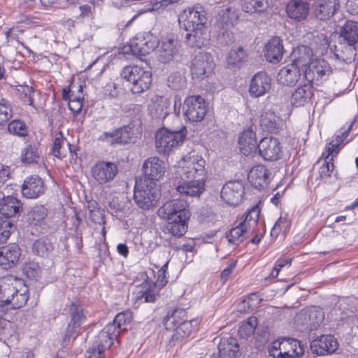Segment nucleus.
I'll return each instance as SVG.
<instances>
[{
    "label": "nucleus",
    "mask_w": 358,
    "mask_h": 358,
    "mask_svg": "<svg viewBox=\"0 0 358 358\" xmlns=\"http://www.w3.org/2000/svg\"><path fill=\"white\" fill-rule=\"evenodd\" d=\"M204 159L195 153H189L179 162L176 175L180 180L176 187L184 196H199L205 189Z\"/></svg>",
    "instance_id": "f257e3e1"
},
{
    "label": "nucleus",
    "mask_w": 358,
    "mask_h": 358,
    "mask_svg": "<svg viewBox=\"0 0 358 358\" xmlns=\"http://www.w3.org/2000/svg\"><path fill=\"white\" fill-rule=\"evenodd\" d=\"M181 28L189 31L185 39L190 47L201 48L208 41L206 33L207 17L201 6L185 9L178 16Z\"/></svg>",
    "instance_id": "f03ea898"
},
{
    "label": "nucleus",
    "mask_w": 358,
    "mask_h": 358,
    "mask_svg": "<svg viewBox=\"0 0 358 358\" xmlns=\"http://www.w3.org/2000/svg\"><path fill=\"white\" fill-rule=\"evenodd\" d=\"M160 196V189L157 182L147 180L136 182L134 190V200L139 208L147 210L154 208Z\"/></svg>",
    "instance_id": "7ed1b4c3"
},
{
    "label": "nucleus",
    "mask_w": 358,
    "mask_h": 358,
    "mask_svg": "<svg viewBox=\"0 0 358 358\" xmlns=\"http://www.w3.org/2000/svg\"><path fill=\"white\" fill-rule=\"evenodd\" d=\"M120 75L130 83V90L133 94L147 91L152 83L151 72L138 65L124 67Z\"/></svg>",
    "instance_id": "20e7f679"
},
{
    "label": "nucleus",
    "mask_w": 358,
    "mask_h": 358,
    "mask_svg": "<svg viewBox=\"0 0 358 358\" xmlns=\"http://www.w3.org/2000/svg\"><path fill=\"white\" fill-rule=\"evenodd\" d=\"M187 135L186 129L170 131L162 128L155 134V147L159 154H169L175 148L182 143Z\"/></svg>",
    "instance_id": "39448f33"
},
{
    "label": "nucleus",
    "mask_w": 358,
    "mask_h": 358,
    "mask_svg": "<svg viewBox=\"0 0 358 358\" xmlns=\"http://www.w3.org/2000/svg\"><path fill=\"white\" fill-rule=\"evenodd\" d=\"M182 111L185 120L190 122H199L206 115L208 105L200 95L188 96L183 101Z\"/></svg>",
    "instance_id": "423d86ee"
},
{
    "label": "nucleus",
    "mask_w": 358,
    "mask_h": 358,
    "mask_svg": "<svg viewBox=\"0 0 358 358\" xmlns=\"http://www.w3.org/2000/svg\"><path fill=\"white\" fill-rule=\"evenodd\" d=\"M157 213L163 220H173L176 216L180 219L191 217L189 204L184 199H173L166 201L158 209Z\"/></svg>",
    "instance_id": "0eeeda50"
},
{
    "label": "nucleus",
    "mask_w": 358,
    "mask_h": 358,
    "mask_svg": "<svg viewBox=\"0 0 358 358\" xmlns=\"http://www.w3.org/2000/svg\"><path fill=\"white\" fill-rule=\"evenodd\" d=\"M70 321L67 325L64 341L75 339L82 324L86 321L87 315L83 306L76 302H72L69 307Z\"/></svg>",
    "instance_id": "6e6552de"
},
{
    "label": "nucleus",
    "mask_w": 358,
    "mask_h": 358,
    "mask_svg": "<svg viewBox=\"0 0 358 358\" xmlns=\"http://www.w3.org/2000/svg\"><path fill=\"white\" fill-rule=\"evenodd\" d=\"M330 64L324 59L312 60L303 71V77L308 83H315L319 85L326 80L331 73Z\"/></svg>",
    "instance_id": "1a4fd4ad"
},
{
    "label": "nucleus",
    "mask_w": 358,
    "mask_h": 358,
    "mask_svg": "<svg viewBox=\"0 0 358 358\" xmlns=\"http://www.w3.org/2000/svg\"><path fill=\"white\" fill-rule=\"evenodd\" d=\"M159 45L156 36L150 32H140L130 41V49L134 55H146Z\"/></svg>",
    "instance_id": "9d476101"
},
{
    "label": "nucleus",
    "mask_w": 358,
    "mask_h": 358,
    "mask_svg": "<svg viewBox=\"0 0 358 358\" xmlns=\"http://www.w3.org/2000/svg\"><path fill=\"white\" fill-rule=\"evenodd\" d=\"M214 67L213 59L210 54L199 52L192 62L191 74L193 79L199 80L208 78Z\"/></svg>",
    "instance_id": "9b49d317"
},
{
    "label": "nucleus",
    "mask_w": 358,
    "mask_h": 358,
    "mask_svg": "<svg viewBox=\"0 0 358 358\" xmlns=\"http://www.w3.org/2000/svg\"><path fill=\"white\" fill-rule=\"evenodd\" d=\"M238 19V10L234 6H228L219 10L216 17L215 26L220 30V34L223 35L227 34V36L229 37V31L236 26Z\"/></svg>",
    "instance_id": "f8f14e48"
},
{
    "label": "nucleus",
    "mask_w": 358,
    "mask_h": 358,
    "mask_svg": "<svg viewBox=\"0 0 358 358\" xmlns=\"http://www.w3.org/2000/svg\"><path fill=\"white\" fill-rule=\"evenodd\" d=\"M257 148L259 155L266 161H277L282 155V145L279 140L275 137L263 138Z\"/></svg>",
    "instance_id": "ddd939ff"
},
{
    "label": "nucleus",
    "mask_w": 358,
    "mask_h": 358,
    "mask_svg": "<svg viewBox=\"0 0 358 358\" xmlns=\"http://www.w3.org/2000/svg\"><path fill=\"white\" fill-rule=\"evenodd\" d=\"M117 172V166L115 163L103 161L96 163L91 170L92 178L99 185L113 181Z\"/></svg>",
    "instance_id": "4468645a"
},
{
    "label": "nucleus",
    "mask_w": 358,
    "mask_h": 358,
    "mask_svg": "<svg viewBox=\"0 0 358 358\" xmlns=\"http://www.w3.org/2000/svg\"><path fill=\"white\" fill-rule=\"evenodd\" d=\"M245 194L244 185L241 181L227 182L222 188L221 198L229 206H238L243 200Z\"/></svg>",
    "instance_id": "2eb2a0df"
},
{
    "label": "nucleus",
    "mask_w": 358,
    "mask_h": 358,
    "mask_svg": "<svg viewBox=\"0 0 358 358\" xmlns=\"http://www.w3.org/2000/svg\"><path fill=\"white\" fill-rule=\"evenodd\" d=\"M142 171L144 180L156 182L164 176L166 167L162 159L157 157H150L144 161Z\"/></svg>",
    "instance_id": "dca6fc26"
},
{
    "label": "nucleus",
    "mask_w": 358,
    "mask_h": 358,
    "mask_svg": "<svg viewBox=\"0 0 358 358\" xmlns=\"http://www.w3.org/2000/svg\"><path fill=\"white\" fill-rule=\"evenodd\" d=\"M341 38L347 42L345 48L349 52L348 57L341 56L343 60H352L355 57V49L354 45L358 42V22L355 21H347L341 29Z\"/></svg>",
    "instance_id": "f3484780"
},
{
    "label": "nucleus",
    "mask_w": 358,
    "mask_h": 358,
    "mask_svg": "<svg viewBox=\"0 0 358 358\" xmlns=\"http://www.w3.org/2000/svg\"><path fill=\"white\" fill-rule=\"evenodd\" d=\"M167 282L166 273H162L161 271H158L157 279L153 285H151L150 282H145L142 285V289L138 292L136 300L143 299L145 303H154L158 296L155 288L159 287L160 289L164 287Z\"/></svg>",
    "instance_id": "a211bd4d"
},
{
    "label": "nucleus",
    "mask_w": 358,
    "mask_h": 358,
    "mask_svg": "<svg viewBox=\"0 0 358 358\" xmlns=\"http://www.w3.org/2000/svg\"><path fill=\"white\" fill-rule=\"evenodd\" d=\"M248 181L255 188L258 189L268 187L271 180V171L262 164L254 166L248 173Z\"/></svg>",
    "instance_id": "6ab92c4d"
},
{
    "label": "nucleus",
    "mask_w": 358,
    "mask_h": 358,
    "mask_svg": "<svg viewBox=\"0 0 358 358\" xmlns=\"http://www.w3.org/2000/svg\"><path fill=\"white\" fill-rule=\"evenodd\" d=\"M271 79L266 72L260 71L252 78L249 93L252 97L257 98L266 94L271 89Z\"/></svg>",
    "instance_id": "aec40b11"
},
{
    "label": "nucleus",
    "mask_w": 358,
    "mask_h": 358,
    "mask_svg": "<svg viewBox=\"0 0 358 358\" xmlns=\"http://www.w3.org/2000/svg\"><path fill=\"white\" fill-rule=\"evenodd\" d=\"M338 347L337 340L332 335H322L310 343L313 353L325 355L334 352Z\"/></svg>",
    "instance_id": "412c9836"
},
{
    "label": "nucleus",
    "mask_w": 358,
    "mask_h": 358,
    "mask_svg": "<svg viewBox=\"0 0 358 358\" xmlns=\"http://www.w3.org/2000/svg\"><path fill=\"white\" fill-rule=\"evenodd\" d=\"M21 255V250L17 244H10L0 248V267L8 270L15 267Z\"/></svg>",
    "instance_id": "4be33fe9"
},
{
    "label": "nucleus",
    "mask_w": 358,
    "mask_h": 358,
    "mask_svg": "<svg viewBox=\"0 0 358 358\" xmlns=\"http://www.w3.org/2000/svg\"><path fill=\"white\" fill-rule=\"evenodd\" d=\"M340 7L339 0H316L313 5V12L318 19L326 20L337 13Z\"/></svg>",
    "instance_id": "5701e85b"
},
{
    "label": "nucleus",
    "mask_w": 358,
    "mask_h": 358,
    "mask_svg": "<svg viewBox=\"0 0 358 358\" xmlns=\"http://www.w3.org/2000/svg\"><path fill=\"white\" fill-rule=\"evenodd\" d=\"M283 351H280L278 354L271 351V356L280 358H294L299 357L303 355L304 350L301 343L294 338H282Z\"/></svg>",
    "instance_id": "b1692460"
},
{
    "label": "nucleus",
    "mask_w": 358,
    "mask_h": 358,
    "mask_svg": "<svg viewBox=\"0 0 358 358\" xmlns=\"http://www.w3.org/2000/svg\"><path fill=\"white\" fill-rule=\"evenodd\" d=\"M45 192L43 180L38 176L27 178L22 185V194L27 199H36Z\"/></svg>",
    "instance_id": "393cba45"
},
{
    "label": "nucleus",
    "mask_w": 358,
    "mask_h": 358,
    "mask_svg": "<svg viewBox=\"0 0 358 358\" xmlns=\"http://www.w3.org/2000/svg\"><path fill=\"white\" fill-rule=\"evenodd\" d=\"M282 40L278 36L273 37L265 45L264 56L267 61L277 64L280 62L284 55Z\"/></svg>",
    "instance_id": "a878e982"
},
{
    "label": "nucleus",
    "mask_w": 358,
    "mask_h": 358,
    "mask_svg": "<svg viewBox=\"0 0 358 358\" xmlns=\"http://www.w3.org/2000/svg\"><path fill=\"white\" fill-rule=\"evenodd\" d=\"M302 70L289 64L282 68L278 75L277 81L285 86H292L296 84L302 76Z\"/></svg>",
    "instance_id": "bb28decb"
},
{
    "label": "nucleus",
    "mask_w": 358,
    "mask_h": 358,
    "mask_svg": "<svg viewBox=\"0 0 358 358\" xmlns=\"http://www.w3.org/2000/svg\"><path fill=\"white\" fill-rule=\"evenodd\" d=\"M70 89L64 88L62 90V99L69 101V108L73 113H79L83 107V85L78 87V94L73 91V85Z\"/></svg>",
    "instance_id": "cd10ccee"
},
{
    "label": "nucleus",
    "mask_w": 358,
    "mask_h": 358,
    "mask_svg": "<svg viewBox=\"0 0 358 358\" xmlns=\"http://www.w3.org/2000/svg\"><path fill=\"white\" fill-rule=\"evenodd\" d=\"M178 52V41L173 37L164 39L158 49V59L167 63L173 59Z\"/></svg>",
    "instance_id": "c85d7f7f"
},
{
    "label": "nucleus",
    "mask_w": 358,
    "mask_h": 358,
    "mask_svg": "<svg viewBox=\"0 0 358 358\" xmlns=\"http://www.w3.org/2000/svg\"><path fill=\"white\" fill-rule=\"evenodd\" d=\"M22 210V203L13 196H3L0 199V213L8 219L18 215Z\"/></svg>",
    "instance_id": "c756f323"
},
{
    "label": "nucleus",
    "mask_w": 358,
    "mask_h": 358,
    "mask_svg": "<svg viewBox=\"0 0 358 358\" xmlns=\"http://www.w3.org/2000/svg\"><path fill=\"white\" fill-rule=\"evenodd\" d=\"M18 282L13 275H6L0 279V306L8 305L12 294L16 292L15 285Z\"/></svg>",
    "instance_id": "7c9ffc66"
},
{
    "label": "nucleus",
    "mask_w": 358,
    "mask_h": 358,
    "mask_svg": "<svg viewBox=\"0 0 358 358\" xmlns=\"http://www.w3.org/2000/svg\"><path fill=\"white\" fill-rule=\"evenodd\" d=\"M288 16L296 21L305 20L309 12V4L306 0H291L287 5Z\"/></svg>",
    "instance_id": "2f4dec72"
},
{
    "label": "nucleus",
    "mask_w": 358,
    "mask_h": 358,
    "mask_svg": "<svg viewBox=\"0 0 358 358\" xmlns=\"http://www.w3.org/2000/svg\"><path fill=\"white\" fill-rule=\"evenodd\" d=\"M260 124L268 132L277 134L282 129V120L274 111L268 110L262 114Z\"/></svg>",
    "instance_id": "473e14b6"
},
{
    "label": "nucleus",
    "mask_w": 358,
    "mask_h": 358,
    "mask_svg": "<svg viewBox=\"0 0 358 358\" xmlns=\"http://www.w3.org/2000/svg\"><path fill=\"white\" fill-rule=\"evenodd\" d=\"M131 138V128L129 127H121L112 133L105 132L99 138L100 140L107 141L110 145L127 144Z\"/></svg>",
    "instance_id": "72a5a7b5"
},
{
    "label": "nucleus",
    "mask_w": 358,
    "mask_h": 358,
    "mask_svg": "<svg viewBox=\"0 0 358 358\" xmlns=\"http://www.w3.org/2000/svg\"><path fill=\"white\" fill-rule=\"evenodd\" d=\"M312 56L313 52L309 47L306 45L299 46L292 52V62L291 64L301 69L303 73L306 68L311 62Z\"/></svg>",
    "instance_id": "f704fd0d"
},
{
    "label": "nucleus",
    "mask_w": 358,
    "mask_h": 358,
    "mask_svg": "<svg viewBox=\"0 0 358 358\" xmlns=\"http://www.w3.org/2000/svg\"><path fill=\"white\" fill-rule=\"evenodd\" d=\"M238 145L241 153L248 156L258 150L256 134L252 130L243 131L239 138Z\"/></svg>",
    "instance_id": "c9c22d12"
},
{
    "label": "nucleus",
    "mask_w": 358,
    "mask_h": 358,
    "mask_svg": "<svg viewBox=\"0 0 358 358\" xmlns=\"http://www.w3.org/2000/svg\"><path fill=\"white\" fill-rule=\"evenodd\" d=\"M118 336L117 329L114 326L108 324L97 336V346L106 350L113 345Z\"/></svg>",
    "instance_id": "e433bc0d"
},
{
    "label": "nucleus",
    "mask_w": 358,
    "mask_h": 358,
    "mask_svg": "<svg viewBox=\"0 0 358 358\" xmlns=\"http://www.w3.org/2000/svg\"><path fill=\"white\" fill-rule=\"evenodd\" d=\"M169 100L162 96H154L152 98V104L150 106V112L152 117L164 119L169 114Z\"/></svg>",
    "instance_id": "4c0bfd02"
},
{
    "label": "nucleus",
    "mask_w": 358,
    "mask_h": 358,
    "mask_svg": "<svg viewBox=\"0 0 358 358\" xmlns=\"http://www.w3.org/2000/svg\"><path fill=\"white\" fill-rule=\"evenodd\" d=\"M220 356L224 358H237L239 345L235 338H222L218 345Z\"/></svg>",
    "instance_id": "58836bf2"
},
{
    "label": "nucleus",
    "mask_w": 358,
    "mask_h": 358,
    "mask_svg": "<svg viewBox=\"0 0 358 358\" xmlns=\"http://www.w3.org/2000/svg\"><path fill=\"white\" fill-rule=\"evenodd\" d=\"M322 157L325 161L319 169L320 178L324 182L331 183L334 182V179L336 178L337 175L334 164L332 163L333 155H328L325 151L322 153Z\"/></svg>",
    "instance_id": "ea45409f"
},
{
    "label": "nucleus",
    "mask_w": 358,
    "mask_h": 358,
    "mask_svg": "<svg viewBox=\"0 0 358 358\" xmlns=\"http://www.w3.org/2000/svg\"><path fill=\"white\" fill-rule=\"evenodd\" d=\"M198 320L182 321L176 327L173 335V341H181L187 338L199 327Z\"/></svg>",
    "instance_id": "a19ab883"
},
{
    "label": "nucleus",
    "mask_w": 358,
    "mask_h": 358,
    "mask_svg": "<svg viewBox=\"0 0 358 358\" xmlns=\"http://www.w3.org/2000/svg\"><path fill=\"white\" fill-rule=\"evenodd\" d=\"M313 95V89L310 85H304L296 89L292 94L291 102L295 107L304 106Z\"/></svg>",
    "instance_id": "79ce46f5"
},
{
    "label": "nucleus",
    "mask_w": 358,
    "mask_h": 358,
    "mask_svg": "<svg viewBox=\"0 0 358 358\" xmlns=\"http://www.w3.org/2000/svg\"><path fill=\"white\" fill-rule=\"evenodd\" d=\"M270 7L269 0H243V10L248 14L261 15Z\"/></svg>",
    "instance_id": "37998d69"
},
{
    "label": "nucleus",
    "mask_w": 358,
    "mask_h": 358,
    "mask_svg": "<svg viewBox=\"0 0 358 358\" xmlns=\"http://www.w3.org/2000/svg\"><path fill=\"white\" fill-rule=\"evenodd\" d=\"M189 218L180 219L176 216L173 218V222H171V220H164L166 222L168 231L174 236L180 237L183 236L187 231Z\"/></svg>",
    "instance_id": "c03bdc74"
},
{
    "label": "nucleus",
    "mask_w": 358,
    "mask_h": 358,
    "mask_svg": "<svg viewBox=\"0 0 358 358\" xmlns=\"http://www.w3.org/2000/svg\"><path fill=\"white\" fill-rule=\"evenodd\" d=\"M260 211L259 203L248 210L244 220L241 222L242 225L248 229V231H250L252 234L256 231Z\"/></svg>",
    "instance_id": "a18cd8bd"
},
{
    "label": "nucleus",
    "mask_w": 358,
    "mask_h": 358,
    "mask_svg": "<svg viewBox=\"0 0 358 358\" xmlns=\"http://www.w3.org/2000/svg\"><path fill=\"white\" fill-rule=\"evenodd\" d=\"M252 234V232L248 231V229L239 223L227 233V238L229 243L239 245Z\"/></svg>",
    "instance_id": "49530a36"
},
{
    "label": "nucleus",
    "mask_w": 358,
    "mask_h": 358,
    "mask_svg": "<svg viewBox=\"0 0 358 358\" xmlns=\"http://www.w3.org/2000/svg\"><path fill=\"white\" fill-rule=\"evenodd\" d=\"M248 55L243 47L231 49L227 55L228 65L240 67L247 62Z\"/></svg>",
    "instance_id": "de8ad7c7"
},
{
    "label": "nucleus",
    "mask_w": 358,
    "mask_h": 358,
    "mask_svg": "<svg viewBox=\"0 0 358 358\" xmlns=\"http://www.w3.org/2000/svg\"><path fill=\"white\" fill-rule=\"evenodd\" d=\"M186 317V313L182 309H176L172 312H168L163 320V323L166 329H172L177 324L179 325Z\"/></svg>",
    "instance_id": "09e8293b"
},
{
    "label": "nucleus",
    "mask_w": 358,
    "mask_h": 358,
    "mask_svg": "<svg viewBox=\"0 0 358 358\" xmlns=\"http://www.w3.org/2000/svg\"><path fill=\"white\" fill-rule=\"evenodd\" d=\"M132 320V312L129 310H127L117 314L113 322L109 323V324L114 326L120 334L122 330L126 329V326L130 324Z\"/></svg>",
    "instance_id": "8fccbe9b"
},
{
    "label": "nucleus",
    "mask_w": 358,
    "mask_h": 358,
    "mask_svg": "<svg viewBox=\"0 0 358 358\" xmlns=\"http://www.w3.org/2000/svg\"><path fill=\"white\" fill-rule=\"evenodd\" d=\"M28 299V289L23 285L20 289L16 288V292L12 294L8 305H10L13 309L20 308L26 304Z\"/></svg>",
    "instance_id": "3c124183"
},
{
    "label": "nucleus",
    "mask_w": 358,
    "mask_h": 358,
    "mask_svg": "<svg viewBox=\"0 0 358 358\" xmlns=\"http://www.w3.org/2000/svg\"><path fill=\"white\" fill-rule=\"evenodd\" d=\"M66 141L61 131L55 134L52 148V153L55 157L63 159L66 155Z\"/></svg>",
    "instance_id": "603ef678"
},
{
    "label": "nucleus",
    "mask_w": 358,
    "mask_h": 358,
    "mask_svg": "<svg viewBox=\"0 0 358 358\" xmlns=\"http://www.w3.org/2000/svg\"><path fill=\"white\" fill-rule=\"evenodd\" d=\"M40 155L41 152L38 149V145L36 143L30 144L22 152V161L26 164L38 163Z\"/></svg>",
    "instance_id": "864d4df0"
},
{
    "label": "nucleus",
    "mask_w": 358,
    "mask_h": 358,
    "mask_svg": "<svg viewBox=\"0 0 358 358\" xmlns=\"http://www.w3.org/2000/svg\"><path fill=\"white\" fill-rule=\"evenodd\" d=\"M24 275L30 280H37L42 275V268L38 262L29 261L22 266Z\"/></svg>",
    "instance_id": "5fc2aeb1"
},
{
    "label": "nucleus",
    "mask_w": 358,
    "mask_h": 358,
    "mask_svg": "<svg viewBox=\"0 0 358 358\" xmlns=\"http://www.w3.org/2000/svg\"><path fill=\"white\" fill-rule=\"evenodd\" d=\"M352 123L348 127V128L340 134H337L335 137V140H332L327 148L326 152L328 155H337L340 150V145L344 142L348 136L349 131L352 127Z\"/></svg>",
    "instance_id": "6e6d98bb"
},
{
    "label": "nucleus",
    "mask_w": 358,
    "mask_h": 358,
    "mask_svg": "<svg viewBox=\"0 0 358 358\" xmlns=\"http://www.w3.org/2000/svg\"><path fill=\"white\" fill-rule=\"evenodd\" d=\"M52 250V244L47 239H38L32 245L33 252L41 257H48Z\"/></svg>",
    "instance_id": "4d7b16f0"
},
{
    "label": "nucleus",
    "mask_w": 358,
    "mask_h": 358,
    "mask_svg": "<svg viewBox=\"0 0 358 358\" xmlns=\"http://www.w3.org/2000/svg\"><path fill=\"white\" fill-rule=\"evenodd\" d=\"M20 99L26 104L34 107V96L35 91L32 87L29 85H19L16 89Z\"/></svg>",
    "instance_id": "13d9d810"
},
{
    "label": "nucleus",
    "mask_w": 358,
    "mask_h": 358,
    "mask_svg": "<svg viewBox=\"0 0 358 358\" xmlns=\"http://www.w3.org/2000/svg\"><path fill=\"white\" fill-rule=\"evenodd\" d=\"M47 215V209L43 206H36L29 213V223L33 225H37L45 220Z\"/></svg>",
    "instance_id": "bf43d9fd"
},
{
    "label": "nucleus",
    "mask_w": 358,
    "mask_h": 358,
    "mask_svg": "<svg viewBox=\"0 0 358 358\" xmlns=\"http://www.w3.org/2000/svg\"><path fill=\"white\" fill-rule=\"evenodd\" d=\"M7 129L10 134L20 137L26 136L28 133L25 123L20 120H13L10 122L8 124Z\"/></svg>",
    "instance_id": "052dcab7"
},
{
    "label": "nucleus",
    "mask_w": 358,
    "mask_h": 358,
    "mask_svg": "<svg viewBox=\"0 0 358 358\" xmlns=\"http://www.w3.org/2000/svg\"><path fill=\"white\" fill-rule=\"evenodd\" d=\"M186 84L185 77L180 72H173L168 78V85L172 90H182L185 87Z\"/></svg>",
    "instance_id": "680f3d73"
},
{
    "label": "nucleus",
    "mask_w": 358,
    "mask_h": 358,
    "mask_svg": "<svg viewBox=\"0 0 358 358\" xmlns=\"http://www.w3.org/2000/svg\"><path fill=\"white\" fill-rule=\"evenodd\" d=\"M14 229V226L8 219L0 217V245L5 243Z\"/></svg>",
    "instance_id": "e2e57ef3"
},
{
    "label": "nucleus",
    "mask_w": 358,
    "mask_h": 358,
    "mask_svg": "<svg viewBox=\"0 0 358 358\" xmlns=\"http://www.w3.org/2000/svg\"><path fill=\"white\" fill-rule=\"evenodd\" d=\"M257 325V319L255 317H250L247 322L243 323L238 329V334L243 337L252 336Z\"/></svg>",
    "instance_id": "0e129e2a"
},
{
    "label": "nucleus",
    "mask_w": 358,
    "mask_h": 358,
    "mask_svg": "<svg viewBox=\"0 0 358 358\" xmlns=\"http://www.w3.org/2000/svg\"><path fill=\"white\" fill-rule=\"evenodd\" d=\"M180 0H146L145 11H154L163 9L169 4L178 3Z\"/></svg>",
    "instance_id": "69168bd1"
},
{
    "label": "nucleus",
    "mask_w": 358,
    "mask_h": 358,
    "mask_svg": "<svg viewBox=\"0 0 358 358\" xmlns=\"http://www.w3.org/2000/svg\"><path fill=\"white\" fill-rule=\"evenodd\" d=\"M89 217L92 222L103 226L101 234L105 237L106 231L104 227L106 224L104 210L103 209L94 210L90 213Z\"/></svg>",
    "instance_id": "338daca9"
},
{
    "label": "nucleus",
    "mask_w": 358,
    "mask_h": 358,
    "mask_svg": "<svg viewBox=\"0 0 358 358\" xmlns=\"http://www.w3.org/2000/svg\"><path fill=\"white\" fill-rule=\"evenodd\" d=\"M13 116V108L8 102H0V126L3 125Z\"/></svg>",
    "instance_id": "774afa93"
}]
</instances>
